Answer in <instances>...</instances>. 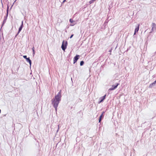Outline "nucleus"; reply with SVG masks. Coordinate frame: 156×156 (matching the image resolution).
<instances>
[{"instance_id": "6", "label": "nucleus", "mask_w": 156, "mask_h": 156, "mask_svg": "<svg viewBox=\"0 0 156 156\" xmlns=\"http://www.w3.org/2000/svg\"><path fill=\"white\" fill-rule=\"evenodd\" d=\"M152 29L151 32L153 31L154 29H155L156 28V24L154 23H152L151 25Z\"/></svg>"}, {"instance_id": "8", "label": "nucleus", "mask_w": 156, "mask_h": 156, "mask_svg": "<svg viewBox=\"0 0 156 156\" xmlns=\"http://www.w3.org/2000/svg\"><path fill=\"white\" fill-rule=\"evenodd\" d=\"M23 22H22L21 26L19 28L18 33H19L20 32V31H21V30H22V29L23 28Z\"/></svg>"}, {"instance_id": "4", "label": "nucleus", "mask_w": 156, "mask_h": 156, "mask_svg": "<svg viewBox=\"0 0 156 156\" xmlns=\"http://www.w3.org/2000/svg\"><path fill=\"white\" fill-rule=\"evenodd\" d=\"M79 55H76L74 57L73 59V63H75L79 59Z\"/></svg>"}, {"instance_id": "14", "label": "nucleus", "mask_w": 156, "mask_h": 156, "mask_svg": "<svg viewBox=\"0 0 156 156\" xmlns=\"http://www.w3.org/2000/svg\"><path fill=\"white\" fill-rule=\"evenodd\" d=\"M32 50H33V55H34L35 54V51L34 50V47H33L32 48Z\"/></svg>"}, {"instance_id": "13", "label": "nucleus", "mask_w": 156, "mask_h": 156, "mask_svg": "<svg viewBox=\"0 0 156 156\" xmlns=\"http://www.w3.org/2000/svg\"><path fill=\"white\" fill-rule=\"evenodd\" d=\"M84 64V62L83 61H81L80 62V65L82 66Z\"/></svg>"}, {"instance_id": "10", "label": "nucleus", "mask_w": 156, "mask_h": 156, "mask_svg": "<svg viewBox=\"0 0 156 156\" xmlns=\"http://www.w3.org/2000/svg\"><path fill=\"white\" fill-rule=\"evenodd\" d=\"M27 62L29 63V64L30 66L31 64V60L29 58H28L27 59Z\"/></svg>"}, {"instance_id": "12", "label": "nucleus", "mask_w": 156, "mask_h": 156, "mask_svg": "<svg viewBox=\"0 0 156 156\" xmlns=\"http://www.w3.org/2000/svg\"><path fill=\"white\" fill-rule=\"evenodd\" d=\"M96 0H91L90 2H89V3L90 4H91V3H93V2H94Z\"/></svg>"}, {"instance_id": "18", "label": "nucleus", "mask_w": 156, "mask_h": 156, "mask_svg": "<svg viewBox=\"0 0 156 156\" xmlns=\"http://www.w3.org/2000/svg\"><path fill=\"white\" fill-rule=\"evenodd\" d=\"M6 19L4 20L3 24L4 23H5L6 22Z\"/></svg>"}, {"instance_id": "3", "label": "nucleus", "mask_w": 156, "mask_h": 156, "mask_svg": "<svg viewBox=\"0 0 156 156\" xmlns=\"http://www.w3.org/2000/svg\"><path fill=\"white\" fill-rule=\"evenodd\" d=\"M119 85V83H117L116 85L115 86L112 85V87L109 89V90H112L117 88V86Z\"/></svg>"}, {"instance_id": "17", "label": "nucleus", "mask_w": 156, "mask_h": 156, "mask_svg": "<svg viewBox=\"0 0 156 156\" xmlns=\"http://www.w3.org/2000/svg\"><path fill=\"white\" fill-rule=\"evenodd\" d=\"M101 120V118L100 117L99 119V122H100Z\"/></svg>"}, {"instance_id": "2", "label": "nucleus", "mask_w": 156, "mask_h": 156, "mask_svg": "<svg viewBox=\"0 0 156 156\" xmlns=\"http://www.w3.org/2000/svg\"><path fill=\"white\" fill-rule=\"evenodd\" d=\"M67 42L66 41L65 42L64 41H63L62 43V44L61 46V48L63 50L65 51L66 49L67 46Z\"/></svg>"}, {"instance_id": "5", "label": "nucleus", "mask_w": 156, "mask_h": 156, "mask_svg": "<svg viewBox=\"0 0 156 156\" xmlns=\"http://www.w3.org/2000/svg\"><path fill=\"white\" fill-rule=\"evenodd\" d=\"M106 96V95L105 94L103 97H101L99 99L100 101H99V103H100L101 102H102L105 99Z\"/></svg>"}, {"instance_id": "21", "label": "nucleus", "mask_w": 156, "mask_h": 156, "mask_svg": "<svg viewBox=\"0 0 156 156\" xmlns=\"http://www.w3.org/2000/svg\"><path fill=\"white\" fill-rule=\"evenodd\" d=\"M8 9H7V14H8Z\"/></svg>"}, {"instance_id": "19", "label": "nucleus", "mask_w": 156, "mask_h": 156, "mask_svg": "<svg viewBox=\"0 0 156 156\" xmlns=\"http://www.w3.org/2000/svg\"><path fill=\"white\" fill-rule=\"evenodd\" d=\"M73 34H72V35L71 36H70V38H72L73 37Z\"/></svg>"}, {"instance_id": "7", "label": "nucleus", "mask_w": 156, "mask_h": 156, "mask_svg": "<svg viewBox=\"0 0 156 156\" xmlns=\"http://www.w3.org/2000/svg\"><path fill=\"white\" fill-rule=\"evenodd\" d=\"M139 26H140V24H139L138 25L137 27L135 28V30L134 34V35H135L136 34V32H138V30H139Z\"/></svg>"}, {"instance_id": "9", "label": "nucleus", "mask_w": 156, "mask_h": 156, "mask_svg": "<svg viewBox=\"0 0 156 156\" xmlns=\"http://www.w3.org/2000/svg\"><path fill=\"white\" fill-rule=\"evenodd\" d=\"M156 83V80L154 82L151 84L149 85V87L151 88Z\"/></svg>"}, {"instance_id": "15", "label": "nucleus", "mask_w": 156, "mask_h": 156, "mask_svg": "<svg viewBox=\"0 0 156 156\" xmlns=\"http://www.w3.org/2000/svg\"><path fill=\"white\" fill-rule=\"evenodd\" d=\"M23 58H25L26 59V60H27V58H27V56H26V55H24V56H23Z\"/></svg>"}, {"instance_id": "11", "label": "nucleus", "mask_w": 156, "mask_h": 156, "mask_svg": "<svg viewBox=\"0 0 156 156\" xmlns=\"http://www.w3.org/2000/svg\"><path fill=\"white\" fill-rule=\"evenodd\" d=\"M105 113V112H103L102 113V114H101L100 116V118H103V116H104V114Z\"/></svg>"}, {"instance_id": "20", "label": "nucleus", "mask_w": 156, "mask_h": 156, "mask_svg": "<svg viewBox=\"0 0 156 156\" xmlns=\"http://www.w3.org/2000/svg\"><path fill=\"white\" fill-rule=\"evenodd\" d=\"M66 0H64V1L63 2V3L64 2L66 1Z\"/></svg>"}, {"instance_id": "1", "label": "nucleus", "mask_w": 156, "mask_h": 156, "mask_svg": "<svg viewBox=\"0 0 156 156\" xmlns=\"http://www.w3.org/2000/svg\"><path fill=\"white\" fill-rule=\"evenodd\" d=\"M61 90L58 92V94L55 96V98H53L52 100V104L53 106L55 108V111H57V108L59 103L61 101Z\"/></svg>"}, {"instance_id": "16", "label": "nucleus", "mask_w": 156, "mask_h": 156, "mask_svg": "<svg viewBox=\"0 0 156 156\" xmlns=\"http://www.w3.org/2000/svg\"><path fill=\"white\" fill-rule=\"evenodd\" d=\"M69 21L70 22V23H73V20L71 19H70L69 20Z\"/></svg>"}]
</instances>
